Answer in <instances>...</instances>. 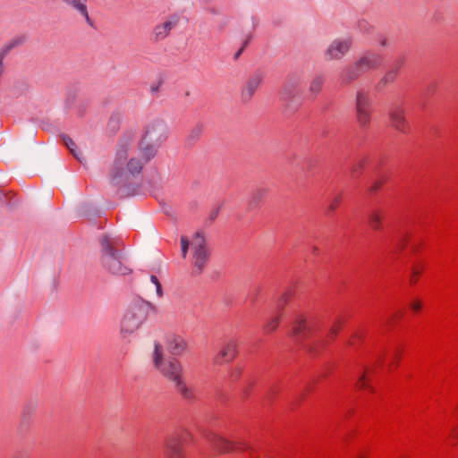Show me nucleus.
I'll return each instance as SVG.
<instances>
[{
	"mask_svg": "<svg viewBox=\"0 0 458 458\" xmlns=\"http://www.w3.org/2000/svg\"><path fill=\"white\" fill-rule=\"evenodd\" d=\"M142 168H143V164L137 158H131L128 162H127V170H125L130 178L131 176H136V175H139L141 171H142ZM131 191L132 192L135 191L134 188L131 187V183L130 182L129 186L127 187H123L122 189V193L123 194H120L121 196H123V195H126V194H129V191Z\"/></svg>",
	"mask_w": 458,
	"mask_h": 458,
	"instance_id": "obj_19",
	"label": "nucleus"
},
{
	"mask_svg": "<svg viewBox=\"0 0 458 458\" xmlns=\"http://www.w3.org/2000/svg\"><path fill=\"white\" fill-rule=\"evenodd\" d=\"M25 36H18L5 44L0 50V64H4V57L16 47L22 45L25 42Z\"/></svg>",
	"mask_w": 458,
	"mask_h": 458,
	"instance_id": "obj_28",
	"label": "nucleus"
},
{
	"mask_svg": "<svg viewBox=\"0 0 458 458\" xmlns=\"http://www.w3.org/2000/svg\"><path fill=\"white\" fill-rule=\"evenodd\" d=\"M267 191L265 188L257 189L249 202V208H256L259 206V204L263 201L265 197L267 196Z\"/></svg>",
	"mask_w": 458,
	"mask_h": 458,
	"instance_id": "obj_30",
	"label": "nucleus"
},
{
	"mask_svg": "<svg viewBox=\"0 0 458 458\" xmlns=\"http://www.w3.org/2000/svg\"><path fill=\"white\" fill-rule=\"evenodd\" d=\"M313 251H314V253H316V252L318 251V249L315 247V248L313 249Z\"/></svg>",
	"mask_w": 458,
	"mask_h": 458,
	"instance_id": "obj_57",
	"label": "nucleus"
},
{
	"mask_svg": "<svg viewBox=\"0 0 458 458\" xmlns=\"http://www.w3.org/2000/svg\"><path fill=\"white\" fill-rule=\"evenodd\" d=\"M150 281H151L155 285H157V284H159V283H160V282H159V280H158V278H157L156 276H154V275H152V276H150Z\"/></svg>",
	"mask_w": 458,
	"mask_h": 458,
	"instance_id": "obj_51",
	"label": "nucleus"
},
{
	"mask_svg": "<svg viewBox=\"0 0 458 458\" xmlns=\"http://www.w3.org/2000/svg\"><path fill=\"white\" fill-rule=\"evenodd\" d=\"M181 245H182V258L185 259L187 256L189 245H190V242L186 236L181 237Z\"/></svg>",
	"mask_w": 458,
	"mask_h": 458,
	"instance_id": "obj_41",
	"label": "nucleus"
},
{
	"mask_svg": "<svg viewBox=\"0 0 458 458\" xmlns=\"http://www.w3.org/2000/svg\"><path fill=\"white\" fill-rule=\"evenodd\" d=\"M128 159V147L124 144L120 145L115 154L114 165L110 170L111 184L118 188V193L123 194V187L130 184V176L124 169V165Z\"/></svg>",
	"mask_w": 458,
	"mask_h": 458,
	"instance_id": "obj_7",
	"label": "nucleus"
},
{
	"mask_svg": "<svg viewBox=\"0 0 458 458\" xmlns=\"http://www.w3.org/2000/svg\"><path fill=\"white\" fill-rule=\"evenodd\" d=\"M178 17L174 16L169 21H165L163 23L157 25L154 28L153 34L157 41L165 38L172 29H174L178 23Z\"/></svg>",
	"mask_w": 458,
	"mask_h": 458,
	"instance_id": "obj_18",
	"label": "nucleus"
},
{
	"mask_svg": "<svg viewBox=\"0 0 458 458\" xmlns=\"http://www.w3.org/2000/svg\"><path fill=\"white\" fill-rule=\"evenodd\" d=\"M363 165H364V161H360L357 164L353 165L351 168V175L352 177L359 176L361 173Z\"/></svg>",
	"mask_w": 458,
	"mask_h": 458,
	"instance_id": "obj_40",
	"label": "nucleus"
},
{
	"mask_svg": "<svg viewBox=\"0 0 458 458\" xmlns=\"http://www.w3.org/2000/svg\"><path fill=\"white\" fill-rule=\"evenodd\" d=\"M382 61L383 58L380 55L366 52L357 62L343 70L342 83L346 85L352 83L368 71L379 67Z\"/></svg>",
	"mask_w": 458,
	"mask_h": 458,
	"instance_id": "obj_5",
	"label": "nucleus"
},
{
	"mask_svg": "<svg viewBox=\"0 0 458 458\" xmlns=\"http://www.w3.org/2000/svg\"><path fill=\"white\" fill-rule=\"evenodd\" d=\"M63 138V141L64 143V145L67 147V148L70 150L71 154H72V156L81 163V164H83V160H82V154L81 151H78L76 149V144L75 142L72 140V139H71L69 136L67 135H63L62 136Z\"/></svg>",
	"mask_w": 458,
	"mask_h": 458,
	"instance_id": "obj_31",
	"label": "nucleus"
},
{
	"mask_svg": "<svg viewBox=\"0 0 458 458\" xmlns=\"http://www.w3.org/2000/svg\"><path fill=\"white\" fill-rule=\"evenodd\" d=\"M385 216V210L379 207H371L368 213V221L369 226L374 230L382 228V219Z\"/></svg>",
	"mask_w": 458,
	"mask_h": 458,
	"instance_id": "obj_21",
	"label": "nucleus"
},
{
	"mask_svg": "<svg viewBox=\"0 0 458 458\" xmlns=\"http://www.w3.org/2000/svg\"><path fill=\"white\" fill-rule=\"evenodd\" d=\"M203 437L216 451L220 453L248 451L250 457L254 458L253 454L256 452V447L241 437H235L233 440H228L212 430H204Z\"/></svg>",
	"mask_w": 458,
	"mask_h": 458,
	"instance_id": "obj_6",
	"label": "nucleus"
},
{
	"mask_svg": "<svg viewBox=\"0 0 458 458\" xmlns=\"http://www.w3.org/2000/svg\"><path fill=\"white\" fill-rule=\"evenodd\" d=\"M204 131L203 124L198 123L196 124L190 131L187 141L189 142V145L195 144L201 137Z\"/></svg>",
	"mask_w": 458,
	"mask_h": 458,
	"instance_id": "obj_32",
	"label": "nucleus"
},
{
	"mask_svg": "<svg viewBox=\"0 0 458 458\" xmlns=\"http://www.w3.org/2000/svg\"><path fill=\"white\" fill-rule=\"evenodd\" d=\"M153 364L163 377L174 384L182 378L183 370L181 362L174 357L165 359L163 346L158 342L154 344Z\"/></svg>",
	"mask_w": 458,
	"mask_h": 458,
	"instance_id": "obj_4",
	"label": "nucleus"
},
{
	"mask_svg": "<svg viewBox=\"0 0 458 458\" xmlns=\"http://www.w3.org/2000/svg\"><path fill=\"white\" fill-rule=\"evenodd\" d=\"M140 148H141V153L143 155V157L145 158V162H148L157 154V147L153 146L152 144H148L147 142H144L142 144V141H141Z\"/></svg>",
	"mask_w": 458,
	"mask_h": 458,
	"instance_id": "obj_33",
	"label": "nucleus"
},
{
	"mask_svg": "<svg viewBox=\"0 0 458 458\" xmlns=\"http://www.w3.org/2000/svg\"><path fill=\"white\" fill-rule=\"evenodd\" d=\"M351 42L348 40L334 42L327 50L326 55L329 59L340 58L350 48Z\"/></svg>",
	"mask_w": 458,
	"mask_h": 458,
	"instance_id": "obj_22",
	"label": "nucleus"
},
{
	"mask_svg": "<svg viewBox=\"0 0 458 458\" xmlns=\"http://www.w3.org/2000/svg\"><path fill=\"white\" fill-rule=\"evenodd\" d=\"M399 355H400L399 350H395L387 358L383 359L381 356H378L376 360V365L383 366L387 360L388 365L392 366L393 363L398 359Z\"/></svg>",
	"mask_w": 458,
	"mask_h": 458,
	"instance_id": "obj_34",
	"label": "nucleus"
},
{
	"mask_svg": "<svg viewBox=\"0 0 458 458\" xmlns=\"http://www.w3.org/2000/svg\"><path fill=\"white\" fill-rule=\"evenodd\" d=\"M373 367H360L359 371L354 378L355 386L360 389H370L372 390V386L370 385V375L373 371Z\"/></svg>",
	"mask_w": 458,
	"mask_h": 458,
	"instance_id": "obj_20",
	"label": "nucleus"
},
{
	"mask_svg": "<svg viewBox=\"0 0 458 458\" xmlns=\"http://www.w3.org/2000/svg\"><path fill=\"white\" fill-rule=\"evenodd\" d=\"M219 213V207L214 208L211 210L209 216H208V220L210 223L214 222L215 219L216 218L217 215Z\"/></svg>",
	"mask_w": 458,
	"mask_h": 458,
	"instance_id": "obj_46",
	"label": "nucleus"
},
{
	"mask_svg": "<svg viewBox=\"0 0 458 458\" xmlns=\"http://www.w3.org/2000/svg\"><path fill=\"white\" fill-rule=\"evenodd\" d=\"M191 244L193 246V268L191 274L199 276L204 271L208 262L210 251L203 234L199 232L196 233Z\"/></svg>",
	"mask_w": 458,
	"mask_h": 458,
	"instance_id": "obj_8",
	"label": "nucleus"
},
{
	"mask_svg": "<svg viewBox=\"0 0 458 458\" xmlns=\"http://www.w3.org/2000/svg\"><path fill=\"white\" fill-rule=\"evenodd\" d=\"M372 114V105L369 93L359 90L356 95V119L360 128L369 127Z\"/></svg>",
	"mask_w": 458,
	"mask_h": 458,
	"instance_id": "obj_10",
	"label": "nucleus"
},
{
	"mask_svg": "<svg viewBox=\"0 0 458 458\" xmlns=\"http://www.w3.org/2000/svg\"><path fill=\"white\" fill-rule=\"evenodd\" d=\"M244 395H248L247 390H244Z\"/></svg>",
	"mask_w": 458,
	"mask_h": 458,
	"instance_id": "obj_58",
	"label": "nucleus"
},
{
	"mask_svg": "<svg viewBox=\"0 0 458 458\" xmlns=\"http://www.w3.org/2000/svg\"><path fill=\"white\" fill-rule=\"evenodd\" d=\"M451 438L454 440H458V426L453 428L451 432Z\"/></svg>",
	"mask_w": 458,
	"mask_h": 458,
	"instance_id": "obj_47",
	"label": "nucleus"
},
{
	"mask_svg": "<svg viewBox=\"0 0 458 458\" xmlns=\"http://www.w3.org/2000/svg\"><path fill=\"white\" fill-rule=\"evenodd\" d=\"M451 439H452V441H455V440H454L453 438H451ZM453 445H455V442H453Z\"/></svg>",
	"mask_w": 458,
	"mask_h": 458,
	"instance_id": "obj_59",
	"label": "nucleus"
},
{
	"mask_svg": "<svg viewBox=\"0 0 458 458\" xmlns=\"http://www.w3.org/2000/svg\"><path fill=\"white\" fill-rule=\"evenodd\" d=\"M341 201H342L341 196L340 195L336 196L335 198V199L329 205V207H328V208L327 210V214L328 215L331 212H333L334 210H335L338 208V206L340 205Z\"/></svg>",
	"mask_w": 458,
	"mask_h": 458,
	"instance_id": "obj_42",
	"label": "nucleus"
},
{
	"mask_svg": "<svg viewBox=\"0 0 458 458\" xmlns=\"http://www.w3.org/2000/svg\"><path fill=\"white\" fill-rule=\"evenodd\" d=\"M169 129L162 119H156L149 123L142 138V144L147 142L156 147H161L167 140Z\"/></svg>",
	"mask_w": 458,
	"mask_h": 458,
	"instance_id": "obj_9",
	"label": "nucleus"
},
{
	"mask_svg": "<svg viewBox=\"0 0 458 458\" xmlns=\"http://www.w3.org/2000/svg\"><path fill=\"white\" fill-rule=\"evenodd\" d=\"M422 270V266L420 264H415L413 263L411 267V274H410V276H411V283H415L416 282V278L421 272Z\"/></svg>",
	"mask_w": 458,
	"mask_h": 458,
	"instance_id": "obj_37",
	"label": "nucleus"
},
{
	"mask_svg": "<svg viewBox=\"0 0 458 458\" xmlns=\"http://www.w3.org/2000/svg\"><path fill=\"white\" fill-rule=\"evenodd\" d=\"M435 88H436V86H435V85H433V84H432V85H430V86L428 87V92H433V91L435 90Z\"/></svg>",
	"mask_w": 458,
	"mask_h": 458,
	"instance_id": "obj_52",
	"label": "nucleus"
},
{
	"mask_svg": "<svg viewBox=\"0 0 458 458\" xmlns=\"http://www.w3.org/2000/svg\"><path fill=\"white\" fill-rule=\"evenodd\" d=\"M389 117L392 126L397 131L407 133L410 130L409 123L404 116V109L400 105H393L389 110Z\"/></svg>",
	"mask_w": 458,
	"mask_h": 458,
	"instance_id": "obj_14",
	"label": "nucleus"
},
{
	"mask_svg": "<svg viewBox=\"0 0 458 458\" xmlns=\"http://www.w3.org/2000/svg\"><path fill=\"white\" fill-rule=\"evenodd\" d=\"M169 352L174 356H179L184 352L187 348L185 339L177 335H171L166 337L165 341Z\"/></svg>",
	"mask_w": 458,
	"mask_h": 458,
	"instance_id": "obj_17",
	"label": "nucleus"
},
{
	"mask_svg": "<svg viewBox=\"0 0 458 458\" xmlns=\"http://www.w3.org/2000/svg\"><path fill=\"white\" fill-rule=\"evenodd\" d=\"M174 387L177 393H179L182 398L186 402L189 403L195 400L193 388L189 387L182 378L174 384Z\"/></svg>",
	"mask_w": 458,
	"mask_h": 458,
	"instance_id": "obj_25",
	"label": "nucleus"
},
{
	"mask_svg": "<svg viewBox=\"0 0 458 458\" xmlns=\"http://www.w3.org/2000/svg\"><path fill=\"white\" fill-rule=\"evenodd\" d=\"M280 320V314L276 315L274 318H272L267 323L264 325L263 330L265 334H270L274 332L278 325Z\"/></svg>",
	"mask_w": 458,
	"mask_h": 458,
	"instance_id": "obj_35",
	"label": "nucleus"
},
{
	"mask_svg": "<svg viewBox=\"0 0 458 458\" xmlns=\"http://www.w3.org/2000/svg\"><path fill=\"white\" fill-rule=\"evenodd\" d=\"M404 55H399L398 57H396L390 69L386 72L385 76L377 83V89L381 90L388 83L394 82L399 73L400 69L404 65Z\"/></svg>",
	"mask_w": 458,
	"mask_h": 458,
	"instance_id": "obj_15",
	"label": "nucleus"
},
{
	"mask_svg": "<svg viewBox=\"0 0 458 458\" xmlns=\"http://www.w3.org/2000/svg\"><path fill=\"white\" fill-rule=\"evenodd\" d=\"M190 95V92L189 91H186L185 92V96L188 97Z\"/></svg>",
	"mask_w": 458,
	"mask_h": 458,
	"instance_id": "obj_56",
	"label": "nucleus"
},
{
	"mask_svg": "<svg viewBox=\"0 0 458 458\" xmlns=\"http://www.w3.org/2000/svg\"><path fill=\"white\" fill-rule=\"evenodd\" d=\"M299 79L289 80L282 91V98L285 101H292L299 94Z\"/></svg>",
	"mask_w": 458,
	"mask_h": 458,
	"instance_id": "obj_24",
	"label": "nucleus"
},
{
	"mask_svg": "<svg viewBox=\"0 0 458 458\" xmlns=\"http://www.w3.org/2000/svg\"><path fill=\"white\" fill-rule=\"evenodd\" d=\"M251 40V36H249L244 41H243V44L242 46V47L235 53L234 55V60H237L240 55L242 54L243 50L245 49V47H247V46L250 44Z\"/></svg>",
	"mask_w": 458,
	"mask_h": 458,
	"instance_id": "obj_43",
	"label": "nucleus"
},
{
	"mask_svg": "<svg viewBox=\"0 0 458 458\" xmlns=\"http://www.w3.org/2000/svg\"><path fill=\"white\" fill-rule=\"evenodd\" d=\"M386 181V174H381L379 177L372 183L371 186L368 189L369 194H374L381 188L384 182Z\"/></svg>",
	"mask_w": 458,
	"mask_h": 458,
	"instance_id": "obj_36",
	"label": "nucleus"
},
{
	"mask_svg": "<svg viewBox=\"0 0 458 458\" xmlns=\"http://www.w3.org/2000/svg\"><path fill=\"white\" fill-rule=\"evenodd\" d=\"M324 82L325 77L323 75H316L310 83L309 98H315L321 91Z\"/></svg>",
	"mask_w": 458,
	"mask_h": 458,
	"instance_id": "obj_29",
	"label": "nucleus"
},
{
	"mask_svg": "<svg viewBox=\"0 0 458 458\" xmlns=\"http://www.w3.org/2000/svg\"><path fill=\"white\" fill-rule=\"evenodd\" d=\"M381 45L382 46H386V39H383L382 42H381Z\"/></svg>",
	"mask_w": 458,
	"mask_h": 458,
	"instance_id": "obj_55",
	"label": "nucleus"
},
{
	"mask_svg": "<svg viewBox=\"0 0 458 458\" xmlns=\"http://www.w3.org/2000/svg\"><path fill=\"white\" fill-rule=\"evenodd\" d=\"M340 329V324H335L325 337L318 324L312 320H307L302 315H298L292 329V336L297 342H303V347L311 354H317L319 348L333 339Z\"/></svg>",
	"mask_w": 458,
	"mask_h": 458,
	"instance_id": "obj_1",
	"label": "nucleus"
},
{
	"mask_svg": "<svg viewBox=\"0 0 458 458\" xmlns=\"http://www.w3.org/2000/svg\"><path fill=\"white\" fill-rule=\"evenodd\" d=\"M391 240L392 251L395 255L399 250L404 249L409 243V252H414L420 244L418 239H412L407 229H398Z\"/></svg>",
	"mask_w": 458,
	"mask_h": 458,
	"instance_id": "obj_12",
	"label": "nucleus"
},
{
	"mask_svg": "<svg viewBox=\"0 0 458 458\" xmlns=\"http://www.w3.org/2000/svg\"><path fill=\"white\" fill-rule=\"evenodd\" d=\"M156 291H157V294L158 297L163 296V290H162V285L160 283L156 285Z\"/></svg>",
	"mask_w": 458,
	"mask_h": 458,
	"instance_id": "obj_48",
	"label": "nucleus"
},
{
	"mask_svg": "<svg viewBox=\"0 0 458 458\" xmlns=\"http://www.w3.org/2000/svg\"><path fill=\"white\" fill-rule=\"evenodd\" d=\"M99 243L101 263L109 273L115 276H125L131 273V269L126 265L120 239L103 235L99 239Z\"/></svg>",
	"mask_w": 458,
	"mask_h": 458,
	"instance_id": "obj_2",
	"label": "nucleus"
},
{
	"mask_svg": "<svg viewBox=\"0 0 458 458\" xmlns=\"http://www.w3.org/2000/svg\"><path fill=\"white\" fill-rule=\"evenodd\" d=\"M264 79V73L260 70L255 71L247 79L244 87L242 89L241 98L243 102L251 99Z\"/></svg>",
	"mask_w": 458,
	"mask_h": 458,
	"instance_id": "obj_13",
	"label": "nucleus"
},
{
	"mask_svg": "<svg viewBox=\"0 0 458 458\" xmlns=\"http://www.w3.org/2000/svg\"><path fill=\"white\" fill-rule=\"evenodd\" d=\"M67 5L77 11L81 16L85 18L86 22L93 27V21L90 19L87 8V0H61Z\"/></svg>",
	"mask_w": 458,
	"mask_h": 458,
	"instance_id": "obj_23",
	"label": "nucleus"
},
{
	"mask_svg": "<svg viewBox=\"0 0 458 458\" xmlns=\"http://www.w3.org/2000/svg\"><path fill=\"white\" fill-rule=\"evenodd\" d=\"M402 315H403L402 312L398 311L394 316H392L390 318H387V322L394 320V319H398L400 317H402Z\"/></svg>",
	"mask_w": 458,
	"mask_h": 458,
	"instance_id": "obj_49",
	"label": "nucleus"
},
{
	"mask_svg": "<svg viewBox=\"0 0 458 458\" xmlns=\"http://www.w3.org/2000/svg\"><path fill=\"white\" fill-rule=\"evenodd\" d=\"M362 337L361 333H356L354 338L360 339Z\"/></svg>",
	"mask_w": 458,
	"mask_h": 458,
	"instance_id": "obj_53",
	"label": "nucleus"
},
{
	"mask_svg": "<svg viewBox=\"0 0 458 458\" xmlns=\"http://www.w3.org/2000/svg\"><path fill=\"white\" fill-rule=\"evenodd\" d=\"M25 36H18L5 44L0 50V64H4V57L16 47L22 45L25 42Z\"/></svg>",
	"mask_w": 458,
	"mask_h": 458,
	"instance_id": "obj_27",
	"label": "nucleus"
},
{
	"mask_svg": "<svg viewBox=\"0 0 458 458\" xmlns=\"http://www.w3.org/2000/svg\"><path fill=\"white\" fill-rule=\"evenodd\" d=\"M159 86H160V83H158L157 85H151V87H150L151 92H153V93L157 92L159 90Z\"/></svg>",
	"mask_w": 458,
	"mask_h": 458,
	"instance_id": "obj_50",
	"label": "nucleus"
},
{
	"mask_svg": "<svg viewBox=\"0 0 458 458\" xmlns=\"http://www.w3.org/2000/svg\"><path fill=\"white\" fill-rule=\"evenodd\" d=\"M237 353L238 351L236 342L231 340L222 347L219 352L216 355L214 361L218 365L230 362L237 356Z\"/></svg>",
	"mask_w": 458,
	"mask_h": 458,
	"instance_id": "obj_16",
	"label": "nucleus"
},
{
	"mask_svg": "<svg viewBox=\"0 0 458 458\" xmlns=\"http://www.w3.org/2000/svg\"><path fill=\"white\" fill-rule=\"evenodd\" d=\"M242 368L237 366L231 370V372L229 374V380L231 382H236L240 379V377H242Z\"/></svg>",
	"mask_w": 458,
	"mask_h": 458,
	"instance_id": "obj_38",
	"label": "nucleus"
},
{
	"mask_svg": "<svg viewBox=\"0 0 458 458\" xmlns=\"http://www.w3.org/2000/svg\"><path fill=\"white\" fill-rule=\"evenodd\" d=\"M25 36H18L5 44L0 50V64H4V57L16 47L22 45L25 42Z\"/></svg>",
	"mask_w": 458,
	"mask_h": 458,
	"instance_id": "obj_26",
	"label": "nucleus"
},
{
	"mask_svg": "<svg viewBox=\"0 0 458 458\" xmlns=\"http://www.w3.org/2000/svg\"><path fill=\"white\" fill-rule=\"evenodd\" d=\"M4 197V194L3 193L2 191H0V199H3Z\"/></svg>",
	"mask_w": 458,
	"mask_h": 458,
	"instance_id": "obj_54",
	"label": "nucleus"
},
{
	"mask_svg": "<svg viewBox=\"0 0 458 458\" xmlns=\"http://www.w3.org/2000/svg\"><path fill=\"white\" fill-rule=\"evenodd\" d=\"M149 310L157 311L156 307L140 297L134 298L128 305L120 323V331L123 337L135 333L146 321Z\"/></svg>",
	"mask_w": 458,
	"mask_h": 458,
	"instance_id": "obj_3",
	"label": "nucleus"
},
{
	"mask_svg": "<svg viewBox=\"0 0 458 458\" xmlns=\"http://www.w3.org/2000/svg\"><path fill=\"white\" fill-rule=\"evenodd\" d=\"M410 306L414 312H418L421 309V302L419 300H413Z\"/></svg>",
	"mask_w": 458,
	"mask_h": 458,
	"instance_id": "obj_45",
	"label": "nucleus"
},
{
	"mask_svg": "<svg viewBox=\"0 0 458 458\" xmlns=\"http://www.w3.org/2000/svg\"><path fill=\"white\" fill-rule=\"evenodd\" d=\"M456 409H457V413H458V407Z\"/></svg>",
	"mask_w": 458,
	"mask_h": 458,
	"instance_id": "obj_61",
	"label": "nucleus"
},
{
	"mask_svg": "<svg viewBox=\"0 0 458 458\" xmlns=\"http://www.w3.org/2000/svg\"><path fill=\"white\" fill-rule=\"evenodd\" d=\"M108 127L112 131H116L118 129V120L112 116L109 120Z\"/></svg>",
	"mask_w": 458,
	"mask_h": 458,
	"instance_id": "obj_44",
	"label": "nucleus"
},
{
	"mask_svg": "<svg viewBox=\"0 0 458 458\" xmlns=\"http://www.w3.org/2000/svg\"><path fill=\"white\" fill-rule=\"evenodd\" d=\"M358 458H363L361 455H360Z\"/></svg>",
	"mask_w": 458,
	"mask_h": 458,
	"instance_id": "obj_60",
	"label": "nucleus"
},
{
	"mask_svg": "<svg viewBox=\"0 0 458 458\" xmlns=\"http://www.w3.org/2000/svg\"><path fill=\"white\" fill-rule=\"evenodd\" d=\"M191 437L188 432L174 433L165 440V455L166 458H185L182 449L184 442Z\"/></svg>",
	"mask_w": 458,
	"mask_h": 458,
	"instance_id": "obj_11",
	"label": "nucleus"
},
{
	"mask_svg": "<svg viewBox=\"0 0 458 458\" xmlns=\"http://www.w3.org/2000/svg\"><path fill=\"white\" fill-rule=\"evenodd\" d=\"M289 298H290V293H285L276 301V308L278 312L281 310H283L284 307L287 304Z\"/></svg>",
	"mask_w": 458,
	"mask_h": 458,
	"instance_id": "obj_39",
	"label": "nucleus"
}]
</instances>
